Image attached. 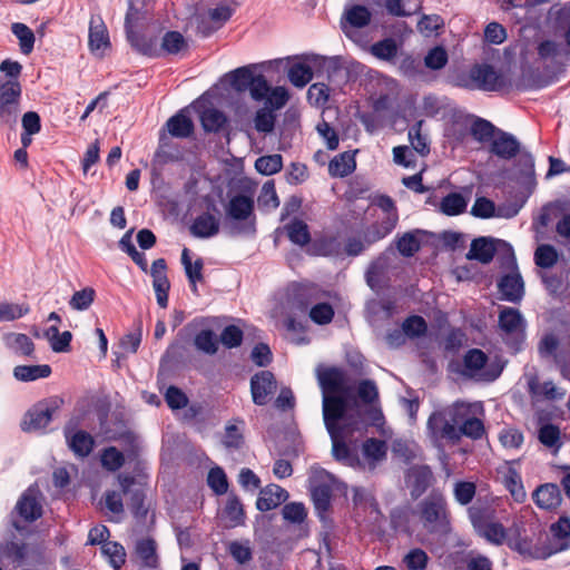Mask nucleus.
<instances>
[{
  "label": "nucleus",
  "mask_w": 570,
  "mask_h": 570,
  "mask_svg": "<svg viewBox=\"0 0 570 570\" xmlns=\"http://www.w3.org/2000/svg\"><path fill=\"white\" fill-rule=\"evenodd\" d=\"M316 377L322 390L323 419L332 440V453L337 461L354 465L358 460L345 441L353 431L361 429V410L347 400L345 372L340 367L320 365Z\"/></svg>",
  "instance_id": "f257e3e1"
},
{
  "label": "nucleus",
  "mask_w": 570,
  "mask_h": 570,
  "mask_svg": "<svg viewBox=\"0 0 570 570\" xmlns=\"http://www.w3.org/2000/svg\"><path fill=\"white\" fill-rule=\"evenodd\" d=\"M135 14L131 6L126 14L125 27L127 39L137 51L147 56H160L163 53L176 55L187 50L188 42L178 31L166 32L160 47H158L155 41L147 40L145 37L139 36L135 30L139 19L135 18Z\"/></svg>",
  "instance_id": "f03ea898"
},
{
  "label": "nucleus",
  "mask_w": 570,
  "mask_h": 570,
  "mask_svg": "<svg viewBox=\"0 0 570 570\" xmlns=\"http://www.w3.org/2000/svg\"><path fill=\"white\" fill-rule=\"evenodd\" d=\"M465 407L459 406V402L433 412L428 420V434L432 442L440 446L441 441L458 442L459 421Z\"/></svg>",
  "instance_id": "7ed1b4c3"
},
{
  "label": "nucleus",
  "mask_w": 570,
  "mask_h": 570,
  "mask_svg": "<svg viewBox=\"0 0 570 570\" xmlns=\"http://www.w3.org/2000/svg\"><path fill=\"white\" fill-rule=\"evenodd\" d=\"M510 83L503 72L495 70L489 65L473 66L465 78L461 79L460 85L469 89H479L484 91H498Z\"/></svg>",
  "instance_id": "20e7f679"
},
{
  "label": "nucleus",
  "mask_w": 570,
  "mask_h": 570,
  "mask_svg": "<svg viewBox=\"0 0 570 570\" xmlns=\"http://www.w3.org/2000/svg\"><path fill=\"white\" fill-rule=\"evenodd\" d=\"M502 370L498 361H489L484 352L478 348L470 350L463 360V375L476 381L492 382Z\"/></svg>",
  "instance_id": "39448f33"
},
{
  "label": "nucleus",
  "mask_w": 570,
  "mask_h": 570,
  "mask_svg": "<svg viewBox=\"0 0 570 570\" xmlns=\"http://www.w3.org/2000/svg\"><path fill=\"white\" fill-rule=\"evenodd\" d=\"M226 219L237 233L255 232L254 202L246 195H235L225 205Z\"/></svg>",
  "instance_id": "423d86ee"
},
{
  "label": "nucleus",
  "mask_w": 570,
  "mask_h": 570,
  "mask_svg": "<svg viewBox=\"0 0 570 570\" xmlns=\"http://www.w3.org/2000/svg\"><path fill=\"white\" fill-rule=\"evenodd\" d=\"M22 87L20 81L0 80V121L12 126L20 114Z\"/></svg>",
  "instance_id": "0eeeda50"
},
{
  "label": "nucleus",
  "mask_w": 570,
  "mask_h": 570,
  "mask_svg": "<svg viewBox=\"0 0 570 570\" xmlns=\"http://www.w3.org/2000/svg\"><path fill=\"white\" fill-rule=\"evenodd\" d=\"M61 404L62 400L59 397L37 403L24 414L21 421V429L26 432L42 431L50 423Z\"/></svg>",
  "instance_id": "6e6552de"
},
{
  "label": "nucleus",
  "mask_w": 570,
  "mask_h": 570,
  "mask_svg": "<svg viewBox=\"0 0 570 570\" xmlns=\"http://www.w3.org/2000/svg\"><path fill=\"white\" fill-rule=\"evenodd\" d=\"M360 422H361V429L358 431L357 430L353 431V433L350 435V438L346 439V441H345L347 446L351 449V452L358 460V463H356L352 466L356 468V466H361V465H364V466L366 465L370 469H374L377 463H380L381 461H383L385 459L387 448H386V444L384 441H381L377 439H368L363 443V446H362L363 461H361L356 454V446H355L356 438L354 436L355 433H361L364 428L363 420L361 417H360ZM341 462L344 464L343 461H341ZM345 465L351 466L350 464H346V463H345Z\"/></svg>",
  "instance_id": "1a4fd4ad"
},
{
  "label": "nucleus",
  "mask_w": 570,
  "mask_h": 570,
  "mask_svg": "<svg viewBox=\"0 0 570 570\" xmlns=\"http://www.w3.org/2000/svg\"><path fill=\"white\" fill-rule=\"evenodd\" d=\"M459 406L465 409L461 413L462 417H458V441L461 439L462 435H465L474 440L481 439L482 435L484 434V425L481 420V416H483L484 413L483 404L481 402H459Z\"/></svg>",
  "instance_id": "9d476101"
},
{
  "label": "nucleus",
  "mask_w": 570,
  "mask_h": 570,
  "mask_svg": "<svg viewBox=\"0 0 570 570\" xmlns=\"http://www.w3.org/2000/svg\"><path fill=\"white\" fill-rule=\"evenodd\" d=\"M377 206L382 210L383 216L380 222L371 226L365 233L366 244H371L384 238L389 235L397 223V213L395 210L394 202L387 197L382 196L377 199Z\"/></svg>",
  "instance_id": "9b49d317"
},
{
  "label": "nucleus",
  "mask_w": 570,
  "mask_h": 570,
  "mask_svg": "<svg viewBox=\"0 0 570 570\" xmlns=\"http://www.w3.org/2000/svg\"><path fill=\"white\" fill-rule=\"evenodd\" d=\"M372 20L371 10L363 4L346 6L341 20L344 33L355 40L356 29L364 28Z\"/></svg>",
  "instance_id": "f8f14e48"
},
{
  "label": "nucleus",
  "mask_w": 570,
  "mask_h": 570,
  "mask_svg": "<svg viewBox=\"0 0 570 570\" xmlns=\"http://www.w3.org/2000/svg\"><path fill=\"white\" fill-rule=\"evenodd\" d=\"M357 396L364 404L370 406L365 417L361 415L363 424L368 422L373 425L380 426L383 420V414L376 404L379 392L375 383L370 380L361 381L357 385Z\"/></svg>",
  "instance_id": "ddd939ff"
},
{
  "label": "nucleus",
  "mask_w": 570,
  "mask_h": 570,
  "mask_svg": "<svg viewBox=\"0 0 570 570\" xmlns=\"http://www.w3.org/2000/svg\"><path fill=\"white\" fill-rule=\"evenodd\" d=\"M514 549L527 560H546L554 556L546 534L520 539Z\"/></svg>",
  "instance_id": "4468645a"
},
{
  "label": "nucleus",
  "mask_w": 570,
  "mask_h": 570,
  "mask_svg": "<svg viewBox=\"0 0 570 570\" xmlns=\"http://www.w3.org/2000/svg\"><path fill=\"white\" fill-rule=\"evenodd\" d=\"M277 385L274 375L268 371L257 373L252 377L250 391L255 404L264 405L269 396L276 392Z\"/></svg>",
  "instance_id": "2eb2a0df"
},
{
  "label": "nucleus",
  "mask_w": 570,
  "mask_h": 570,
  "mask_svg": "<svg viewBox=\"0 0 570 570\" xmlns=\"http://www.w3.org/2000/svg\"><path fill=\"white\" fill-rule=\"evenodd\" d=\"M547 539L552 549L553 554L567 551L570 549V518L560 517L558 521L553 522L549 528Z\"/></svg>",
  "instance_id": "dca6fc26"
},
{
  "label": "nucleus",
  "mask_w": 570,
  "mask_h": 570,
  "mask_svg": "<svg viewBox=\"0 0 570 570\" xmlns=\"http://www.w3.org/2000/svg\"><path fill=\"white\" fill-rule=\"evenodd\" d=\"M16 509L26 521L40 518L42 514L40 491L35 487L28 488L17 502Z\"/></svg>",
  "instance_id": "f3484780"
},
{
  "label": "nucleus",
  "mask_w": 570,
  "mask_h": 570,
  "mask_svg": "<svg viewBox=\"0 0 570 570\" xmlns=\"http://www.w3.org/2000/svg\"><path fill=\"white\" fill-rule=\"evenodd\" d=\"M110 47L107 27L99 16L91 17L89 26V48L97 57H102Z\"/></svg>",
  "instance_id": "a211bd4d"
},
{
  "label": "nucleus",
  "mask_w": 570,
  "mask_h": 570,
  "mask_svg": "<svg viewBox=\"0 0 570 570\" xmlns=\"http://www.w3.org/2000/svg\"><path fill=\"white\" fill-rule=\"evenodd\" d=\"M444 517L445 503L442 498H429L421 503L420 518L429 530H435Z\"/></svg>",
  "instance_id": "6ab92c4d"
},
{
  "label": "nucleus",
  "mask_w": 570,
  "mask_h": 570,
  "mask_svg": "<svg viewBox=\"0 0 570 570\" xmlns=\"http://www.w3.org/2000/svg\"><path fill=\"white\" fill-rule=\"evenodd\" d=\"M499 325L507 336L519 338L523 335L525 322L518 309L503 307L499 313Z\"/></svg>",
  "instance_id": "aec40b11"
},
{
  "label": "nucleus",
  "mask_w": 570,
  "mask_h": 570,
  "mask_svg": "<svg viewBox=\"0 0 570 570\" xmlns=\"http://www.w3.org/2000/svg\"><path fill=\"white\" fill-rule=\"evenodd\" d=\"M194 131V124L184 110L170 117L166 122V131L160 135V140L165 142L167 135L175 138H187Z\"/></svg>",
  "instance_id": "412c9836"
},
{
  "label": "nucleus",
  "mask_w": 570,
  "mask_h": 570,
  "mask_svg": "<svg viewBox=\"0 0 570 570\" xmlns=\"http://www.w3.org/2000/svg\"><path fill=\"white\" fill-rule=\"evenodd\" d=\"M232 14L233 9L227 6H217L214 9H209L207 16L202 18L198 30L204 36H208L220 28L232 17Z\"/></svg>",
  "instance_id": "4be33fe9"
},
{
  "label": "nucleus",
  "mask_w": 570,
  "mask_h": 570,
  "mask_svg": "<svg viewBox=\"0 0 570 570\" xmlns=\"http://www.w3.org/2000/svg\"><path fill=\"white\" fill-rule=\"evenodd\" d=\"M504 244L503 242L494 238L480 237L472 242L466 257L469 259H476L482 264H488L492 261L497 250V245Z\"/></svg>",
  "instance_id": "5701e85b"
},
{
  "label": "nucleus",
  "mask_w": 570,
  "mask_h": 570,
  "mask_svg": "<svg viewBox=\"0 0 570 570\" xmlns=\"http://www.w3.org/2000/svg\"><path fill=\"white\" fill-rule=\"evenodd\" d=\"M65 434L68 446L75 455L85 458L90 454L95 441L89 433L81 430L72 431L70 429H66Z\"/></svg>",
  "instance_id": "b1692460"
},
{
  "label": "nucleus",
  "mask_w": 570,
  "mask_h": 570,
  "mask_svg": "<svg viewBox=\"0 0 570 570\" xmlns=\"http://www.w3.org/2000/svg\"><path fill=\"white\" fill-rule=\"evenodd\" d=\"M288 493L285 489L277 484H269L263 489L256 502V507L261 511H269L286 501Z\"/></svg>",
  "instance_id": "393cba45"
},
{
  "label": "nucleus",
  "mask_w": 570,
  "mask_h": 570,
  "mask_svg": "<svg viewBox=\"0 0 570 570\" xmlns=\"http://www.w3.org/2000/svg\"><path fill=\"white\" fill-rule=\"evenodd\" d=\"M532 499L539 508L552 510L561 503V493L558 485L546 483L533 492Z\"/></svg>",
  "instance_id": "a878e982"
},
{
  "label": "nucleus",
  "mask_w": 570,
  "mask_h": 570,
  "mask_svg": "<svg viewBox=\"0 0 570 570\" xmlns=\"http://www.w3.org/2000/svg\"><path fill=\"white\" fill-rule=\"evenodd\" d=\"M519 148L518 140L512 135L505 132L494 136L491 144L492 153L504 159L514 157Z\"/></svg>",
  "instance_id": "bb28decb"
},
{
  "label": "nucleus",
  "mask_w": 570,
  "mask_h": 570,
  "mask_svg": "<svg viewBox=\"0 0 570 570\" xmlns=\"http://www.w3.org/2000/svg\"><path fill=\"white\" fill-rule=\"evenodd\" d=\"M499 289L504 299L520 301L524 293L523 281L518 273L505 275L499 283Z\"/></svg>",
  "instance_id": "cd10ccee"
},
{
  "label": "nucleus",
  "mask_w": 570,
  "mask_h": 570,
  "mask_svg": "<svg viewBox=\"0 0 570 570\" xmlns=\"http://www.w3.org/2000/svg\"><path fill=\"white\" fill-rule=\"evenodd\" d=\"M219 230L217 218L208 213L202 214L195 218L190 226V232L195 237L209 238L215 236Z\"/></svg>",
  "instance_id": "c85d7f7f"
},
{
  "label": "nucleus",
  "mask_w": 570,
  "mask_h": 570,
  "mask_svg": "<svg viewBox=\"0 0 570 570\" xmlns=\"http://www.w3.org/2000/svg\"><path fill=\"white\" fill-rule=\"evenodd\" d=\"M291 83L297 88H304L313 78L312 67L304 60L293 61L287 69Z\"/></svg>",
  "instance_id": "c756f323"
},
{
  "label": "nucleus",
  "mask_w": 570,
  "mask_h": 570,
  "mask_svg": "<svg viewBox=\"0 0 570 570\" xmlns=\"http://www.w3.org/2000/svg\"><path fill=\"white\" fill-rule=\"evenodd\" d=\"M12 374L17 381L32 382L48 377L51 374V367L48 364L17 365Z\"/></svg>",
  "instance_id": "7c9ffc66"
},
{
  "label": "nucleus",
  "mask_w": 570,
  "mask_h": 570,
  "mask_svg": "<svg viewBox=\"0 0 570 570\" xmlns=\"http://www.w3.org/2000/svg\"><path fill=\"white\" fill-rule=\"evenodd\" d=\"M470 515L474 528L488 541L495 544H501L505 540L507 532L502 524L498 522H487L481 524L474 517L473 512H471Z\"/></svg>",
  "instance_id": "2f4dec72"
},
{
  "label": "nucleus",
  "mask_w": 570,
  "mask_h": 570,
  "mask_svg": "<svg viewBox=\"0 0 570 570\" xmlns=\"http://www.w3.org/2000/svg\"><path fill=\"white\" fill-rule=\"evenodd\" d=\"M6 346L14 354L31 356L35 352V344L29 336L22 333H9L4 337Z\"/></svg>",
  "instance_id": "473e14b6"
},
{
  "label": "nucleus",
  "mask_w": 570,
  "mask_h": 570,
  "mask_svg": "<svg viewBox=\"0 0 570 570\" xmlns=\"http://www.w3.org/2000/svg\"><path fill=\"white\" fill-rule=\"evenodd\" d=\"M181 264L189 282L191 283L193 292H197L196 283L203 279V261L198 258L193 263L189 249L184 248L181 253Z\"/></svg>",
  "instance_id": "72a5a7b5"
},
{
  "label": "nucleus",
  "mask_w": 570,
  "mask_h": 570,
  "mask_svg": "<svg viewBox=\"0 0 570 570\" xmlns=\"http://www.w3.org/2000/svg\"><path fill=\"white\" fill-rule=\"evenodd\" d=\"M355 166L354 155L343 153L331 160L328 171L332 176L344 177L351 174L355 169Z\"/></svg>",
  "instance_id": "f704fd0d"
},
{
  "label": "nucleus",
  "mask_w": 570,
  "mask_h": 570,
  "mask_svg": "<svg viewBox=\"0 0 570 570\" xmlns=\"http://www.w3.org/2000/svg\"><path fill=\"white\" fill-rule=\"evenodd\" d=\"M503 483L515 502L521 503L525 500L527 493L522 484V479L514 469H508L503 475Z\"/></svg>",
  "instance_id": "c9c22d12"
},
{
  "label": "nucleus",
  "mask_w": 570,
  "mask_h": 570,
  "mask_svg": "<svg viewBox=\"0 0 570 570\" xmlns=\"http://www.w3.org/2000/svg\"><path fill=\"white\" fill-rule=\"evenodd\" d=\"M200 121L206 131H218L224 127L227 118L219 109L208 107L200 112Z\"/></svg>",
  "instance_id": "e433bc0d"
},
{
  "label": "nucleus",
  "mask_w": 570,
  "mask_h": 570,
  "mask_svg": "<svg viewBox=\"0 0 570 570\" xmlns=\"http://www.w3.org/2000/svg\"><path fill=\"white\" fill-rule=\"evenodd\" d=\"M468 206V198L459 193H451L445 196L441 204L440 210L448 216H456L462 214Z\"/></svg>",
  "instance_id": "4c0bfd02"
},
{
  "label": "nucleus",
  "mask_w": 570,
  "mask_h": 570,
  "mask_svg": "<svg viewBox=\"0 0 570 570\" xmlns=\"http://www.w3.org/2000/svg\"><path fill=\"white\" fill-rule=\"evenodd\" d=\"M386 11L395 17H407L420 8L419 0H384Z\"/></svg>",
  "instance_id": "58836bf2"
},
{
  "label": "nucleus",
  "mask_w": 570,
  "mask_h": 570,
  "mask_svg": "<svg viewBox=\"0 0 570 570\" xmlns=\"http://www.w3.org/2000/svg\"><path fill=\"white\" fill-rule=\"evenodd\" d=\"M11 31L19 40L21 52L29 55L35 45V35L32 30L24 23L16 22L11 26Z\"/></svg>",
  "instance_id": "ea45409f"
},
{
  "label": "nucleus",
  "mask_w": 570,
  "mask_h": 570,
  "mask_svg": "<svg viewBox=\"0 0 570 570\" xmlns=\"http://www.w3.org/2000/svg\"><path fill=\"white\" fill-rule=\"evenodd\" d=\"M29 311L30 307L28 304L3 302L0 304V323L11 322L21 318L22 316L28 314Z\"/></svg>",
  "instance_id": "a19ab883"
},
{
  "label": "nucleus",
  "mask_w": 570,
  "mask_h": 570,
  "mask_svg": "<svg viewBox=\"0 0 570 570\" xmlns=\"http://www.w3.org/2000/svg\"><path fill=\"white\" fill-rule=\"evenodd\" d=\"M422 125L423 121L420 120L412 128H410L409 139L412 148L421 156H424L430 151V148L428 137L422 132Z\"/></svg>",
  "instance_id": "79ce46f5"
},
{
  "label": "nucleus",
  "mask_w": 570,
  "mask_h": 570,
  "mask_svg": "<svg viewBox=\"0 0 570 570\" xmlns=\"http://www.w3.org/2000/svg\"><path fill=\"white\" fill-rule=\"evenodd\" d=\"M431 476L432 473L428 466H416L409 471L406 482L413 485L415 491L421 492L428 487Z\"/></svg>",
  "instance_id": "37998d69"
},
{
  "label": "nucleus",
  "mask_w": 570,
  "mask_h": 570,
  "mask_svg": "<svg viewBox=\"0 0 570 570\" xmlns=\"http://www.w3.org/2000/svg\"><path fill=\"white\" fill-rule=\"evenodd\" d=\"M100 462L102 468L108 471H117L125 463V456L121 451L115 446L106 448L100 454Z\"/></svg>",
  "instance_id": "c03bdc74"
},
{
  "label": "nucleus",
  "mask_w": 570,
  "mask_h": 570,
  "mask_svg": "<svg viewBox=\"0 0 570 570\" xmlns=\"http://www.w3.org/2000/svg\"><path fill=\"white\" fill-rule=\"evenodd\" d=\"M253 77L254 73L248 67L237 68L228 75L230 86L238 92L249 88Z\"/></svg>",
  "instance_id": "a18cd8bd"
},
{
  "label": "nucleus",
  "mask_w": 570,
  "mask_h": 570,
  "mask_svg": "<svg viewBox=\"0 0 570 570\" xmlns=\"http://www.w3.org/2000/svg\"><path fill=\"white\" fill-rule=\"evenodd\" d=\"M282 156L278 154L259 157L255 161V168L263 175H273L282 169Z\"/></svg>",
  "instance_id": "49530a36"
},
{
  "label": "nucleus",
  "mask_w": 570,
  "mask_h": 570,
  "mask_svg": "<svg viewBox=\"0 0 570 570\" xmlns=\"http://www.w3.org/2000/svg\"><path fill=\"white\" fill-rule=\"evenodd\" d=\"M429 562V556L420 548L411 549L403 557V563L407 570H424Z\"/></svg>",
  "instance_id": "de8ad7c7"
},
{
  "label": "nucleus",
  "mask_w": 570,
  "mask_h": 570,
  "mask_svg": "<svg viewBox=\"0 0 570 570\" xmlns=\"http://www.w3.org/2000/svg\"><path fill=\"white\" fill-rule=\"evenodd\" d=\"M96 292L91 287L77 291L70 298L69 305L75 311H86L94 303Z\"/></svg>",
  "instance_id": "09e8293b"
},
{
  "label": "nucleus",
  "mask_w": 570,
  "mask_h": 570,
  "mask_svg": "<svg viewBox=\"0 0 570 570\" xmlns=\"http://www.w3.org/2000/svg\"><path fill=\"white\" fill-rule=\"evenodd\" d=\"M224 518L227 520L228 527H236L243 521V507L237 498H229L224 509Z\"/></svg>",
  "instance_id": "8fccbe9b"
},
{
  "label": "nucleus",
  "mask_w": 570,
  "mask_h": 570,
  "mask_svg": "<svg viewBox=\"0 0 570 570\" xmlns=\"http://www.w3.org/2000/svg\"><path fill=\"white\" fill-rule=\"evenodd\" d=\"M101 551L104 556L109 559L110 564L118 569L125 562V549L121 544L117 542H105L101 547Z\"/></svg>",
  "instance_id": "3c124183"
},
{
  "label": "nucleus",
  "mask_w": 570,
  "mask_h": 570,
  "mask_svg": "<svg viewBox=\"0 0 570 570\" xmlns=\"http://www.w3.org/2000/svg\"><path fill=\"white\" fill-rule=\"evenodd\" d=\"M395 40L387 38L371 46V53L382 60H391L396 56Z\"/></svg>",
  "instance_id": "603ef678"
},
{
  "label": "nucleus",
  "mask_w": 570,
  "mask_h": 570,
  "mask_svg": "<svg viewBox=\"0 0 570 570\" xmlns=\"http://www.w3.org/2000/svg\"><path fill=\"white\" fill-rule=\"evenodd\" d=\"M258 205L266 210L275 209L278 207L279 202L273 181H266L263 185L258 196Z\"/></svg>",
  "instance_id": "864d4df0"
},
{
  "label": "nucleus",
  "mask_w": 570,
  "mask_h": 570,
  "mask_svg": "<svg viewBox=\"0 0 570 570\" xmlns=\"http://www.w3.org/2000/svg\"><path fill=\"white\" fill-rule=\"evenodd\" d=\"M255 128L259 132H271L275 125V115L267 106L257 110L254 118Z\"/></svg>",
  "instance_id": "5fc2aeb1"
},
{
  "label": "nucleus",
  "mask_w": 570,
  "mask_h": 570,
  "mask_svg": "<svg viewBox=\"0 0 570 570\" xmlns=\"http://www.w3.org/2000/svg\"><path fill=\"white\" fill-rule=\"evenodd\" d=\"M136 551L139 558L147 567H155L157 563L156 546L150 539L140 540L137 543Z\"/></svg>",
  "instance_id": "6e6d98bb"
},
{
  "label": "nucleus",
  "mask_w": 570,
  "mask_h": 570,
  "mask_svg": "<svg viewBox=\"0 0 570 570\" xmlns=\"http://www.w3.org/2000/svg\"><path fill=\"white\" fill-rule=\"evenodd\" d=\"M289 239L297 245H305L309 240L307 225L302 220H294L286 227Z\"/></svg>",
  "instance_id": "4d7b16f0"
},
{
  "label": "nucleus",
  "mask_w": 570,
  "mask_h": 570,
  "mask_svg": "<svg viewBox=\"0 0 570 570\" xmlns=\"http://www.w3.org/2000/svg\"><path fill=\"white\" fill-rule=\"evenodd\" d=\"M534 259L538 266L549 268L556 264L558 254L551 245H540L535 249Z\"/></svg>",
  "instance_id": "13d9d810"
},
{
  "label": "nucleus",
  "mask_w": 570,
  "mask_h": 570,
  "mask_svg": "<svg viewBox=\"0 0 570 570\" xmlns=\"http://www.w3.org/2000/svg\"><path fill=\"white\" fill-rule=\"evenodd\" d=\"M195 345L199 351L206 354H215L218 347L214 333L208 330H204L196 335Z\"/></svg>",
  "instance_id": "bf43d9fd"
},
{
  "label": "nucleus",
  "mask_w": 570,
  "mask_h": 570,
  "mask_svg": "<svg viewBox=\"0 0 570 570\" xmlns=\"http://www.w3.org/2000/svg\"><path fill=\"white\" fill-rule=\"evenodd\" d=\"M208 485L217 494H224L227 492L228 483L227 478L223 469L216 466L210 469L207 478Z\"/></svg>",
  "instance_id": "052dcab7"
},
{
  "label": "nucleus",
  "mask_w": 570,
  "mask_h": 570,
  "mask_svg": "<svg viewBox=\"0 0 570 570\" xmlns=\"http://www.w3.org/2000/svg\"><path fill=\"white\" fill-rule=\"evenodd\" d=\"M330 97V89L323 82L313 83L307 90V99L316 107L324 106Z\"/></svg>",
  "instance_id": "680f3d73"
},
{
  "label": "nucleus",
  "mask_w": 570,
  "mask_h": 570,
  "mask_svg": "<svg viewBox=\"0 0 570 570\" xmlns=\"http://www.w3.org/2000/svg\"><path fill=\"white\" fill-rule=\"evenodd\" d=\"M443 26V19L439 14L423 16L417 22V30L424 37L433 36Z\"/></svg>",
  "instance_id": "e2e57ef3"
},
{
  "label": "nucleus",
  "mask_w": 570,
  "mask_h": 570,
  "mask_svg": "<svg viewBox=\"0 0 570 570\" xmlns=\"http://www.w3.org/2000/svg\"><path fill=\"white\" fill-rule=\"evenodd\" d=\"M539 440L548 448H560V430L552 424H544L539 430Z\"/></svg>",
  "instance_id": "0e129e2a"
},
{
  "label": "nucleus",
  "mask_w": 570,
  "mask_h": 570,
  "mask_svg": "<svg viewBox=\"0 0 570 570\" xmlns=\"http://www.w3.org/2000/svg\"><path fill=\"white\" fill-rule=\"evenodd\" d=\"M269 89L271 87L263 75H254L248 88L250 97L254 100L262 101L266 99Z\"/></svg>",
  "instance_id": "69168bd1"
},
{
  "label": "nucleus",
  "mask_w": 570,
  "mask_h": 570,
  "mask_svg": "<svg viewBox=\"0 0 570 570\" xmlns=\"http://www.w3.org/2000/svg\"><path fill=\"white\" fill-rule=\"evenodd\" d=\"M289 99L288 90L283 86H277L275 88H271L269 92L266 97V105H268L272 110L283 108Z\"/></svg>",
  "instance_id": "338daca9"
},
{
  "label": "nucleus",
  "mask_w": 570,
  "mask_h": 570,
  "mask_svg": "<svg viewBox=\"0 0 570 570\" xmlns=\"http://www.w3.org/2000/svg\"><path fill=\"white\" fill-rule=\"evenodd\" d=\"M424 61L425 66L430 69H442L448 62V52L443 47H434L428 52Z\"/></svg>",
  "instance_id": "774afa93"
}]
</instances>
